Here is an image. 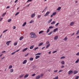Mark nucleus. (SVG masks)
<instances>
[{
  "label": "nucleus",
  "mask_w": 79,
  "mask_h": 79,
  "mask_svg": "<svg viewBox=\"0 0 79 79\" xmlns=\"http://www.w3.org/2000/svg\"><path fill=\"white\" fill-rule=\"evenodd\" d=\"M30 36L31 38H36L37 35H35V33H30Z\"/></svg>",
  "instance_id": "nucleus-1"
},
{
  "label": "nucleus",
  "mask_w": 79,
  "mask_h": 79,
  "mask_svg": "<svg viewBox=\"0 0 79 79\" xmlns=\"http://www.w3.org/2000/svg\"><path fill=\"white\" fill-rule=\"evenodd\" d=\"M35 16V14H33L31 15V18H34Z\"/></svg>",
  "instance_id": "nucleus-2"
},
{
  "label": "nucleus",
  "mask_w": 79,
  "mask_h": 79,
  "mask_svg": "<svg viewBox=\"0 0 79 79\" xmlns=\"http://www.w3.org/2000/svg\"><path fill=\"white\" fill-rule=\"evenodd\" d=\"M11 42V41H9L6 42V44L7 45V46H8L9 44H10V43Z\"/></svg>",
  "instance_id": "nucleus-3"
},
{
  "label": "nucleus",
  "mask_w": 79,
  "mask_h": 79,
  "mask_svg": "<svg viewBox=\"0 0 79 79\" xmlns=\"http://www.w3.org/2000/svg\"><path fill=\"white\" fill-rule=\"evenodd\" d=\"M50 14V12H46L45 14L44 15V16H47L48 15Z\"/></svg>",
  "instance_id": "nucleus-4"
},
{
  "label": "nucleus",
  "mask_w": 79,
  "mask_h": 79,
  "mask_svg": "<svg viewBox=\"0 0 79 79\" xmlns=\"http://www.w3.org/2000/svg\"><path fill=\"white\" fill-rule=\"evenodd\" d=\"M73 71H70L68 72V74H73Z\"/></svg>",
  "instance_id": "nucleus-5"
},
{
  "label": "nucleus",
  "mask_w": 79,
  "mask_h": 79,
  "mask_svg": "<svg viewBox=\"0 0 79 79\" xmlns=\"http://www.w3.org/2000/svg\"><path fill=\"white\" fill-rule=\"evenodd\" d=\"M40 78V75H37L35 77L36 79H39Z\"/></svg>",
  "instance_id": "nucleus-6"
},
{
  "label": "nucleus",
  "mask_w": 79,
  "mask_h": 79,
  "mask_svg": "<svg viewBox=\"0 0 79 79\" xmlns=\"http://www.w3.org/2000/svg\"><path fill=\"white\" fill-rule=\"evenodd\" d=\"M77 73H78V71L77 70H75L73 71L74 74H76Z\"/></svg>",
  "instance_id": "nucleus-7"
},
{
  "label": "nucleus",
  "mask_w": 79,
  "mask_h": 79,
  "mask_svg": "<svg viewBox=\"0 0 79 79\" xmlns=\"http://www.w3.org/2000/svg\"><path fill=\"white\" fill-rule=\"evenodd\" d=\"M27 60H25L23 62V64H26V63H27Z\"/></svg>",
  "instance_id": "nucleus-8"
},
{
  "label": "nucleus",
  "mask_w": 79,
  "mask_h": 79,
  "mask_svg": "<svg viewBox=\"0 0 79 79\" xmlns=\"http://www.w3.org/2000/svg\"><path fill=\"white\" fill-rule=\"evenodd\" d=\"M74 24V22H72L71 23L70 25V26H73V25Z\"/></svg>",
  "instance_id": "nucleus-9"
},
{
  "label": "nucleus",
  "mask_w": 79,
  "mask_h": 79,
  "mask_svg": "<svg viewBox=\"0 0 79 79\" xmlns=\"http://www.w3.org/2000/svg\"><path fill=\"white\" fill-rule=\"evenodd\" d=\"M58 39V36H56L54 37V40H57Z\"/></svg>",
  "instance_id": "nucleus-10"
},
{
  "label": "nucleus",
  "mask_w": 79,
  "mask_h": 79,
  "mask_svg": "<svg viewBox=\"0 0 79 79\" xmlns=\"http://www.w3.org/2000/svg\"><path fill=\"white\" fill-rule=\"evenodd\" d=\"M42 45H43V42L40 43L38 45V47H40V46H42Z\"/></svg>",
  "instance_id": "nucleus-11"
},
{
  "label": "nucleus",
  "mask_w": 79,
  "mask_h": 79,
  "mask_svg": "<svg viewBox=\"0 0 79 79\" xmlns=\"http://www.w3.org/2000/svg\"><path fill=\"white\" fill-rule=\"evenodd\" d=\"M29 76V75L28 74H26L24 77V78H27Z\"/></svg>",
  "instance_id": "nucleus-12"
},
{
  "label": "nucleus",
  "mask_w": 79,
  "mask_h": 79,
  "mask_svg": "<svg viewBox=\"0 0 79 79\" xmlns=\"http://www.w3.org/2000/svg\"><path fill=\"white\" fill-rule=\"evenodd\" d=\"M52 21V19H50L49 21H48V23H50Z\"/></svg>",
  "instance_id": "nucleus-13"
},
{
  "label": "nucleus",
  "mask_w": 79,
  "mask_h": 79,
  "mask_svg": "<svg viewBox=\"0 0 79 79\" xmlns=\"http://www.w3.org/2000/svg\"><path fill=\"white\" fill-rule=\"evenodd\" d=\"M60 63L62 65L64 64V60H62Z\"/></svg>",
  "instance_id": "nucleus-14"
},
{
  "label": "nucleus",
  "mask_w": 79,
  "mask_h": 79,
  "mask_svg": "<svg viewBox=\"0 0 79 79\" xmlns=\"http://www.w3.org/2000/svg\"><path fill=\"white\" fill-rule=\"evenodd\" d=\"M58 28H55V29H54L53 30L54 32H56V31H58Z\"/></svg>",
  "instance_id": "nucleus-15"
},
{
  "label": "nucleus",
  "mask_w": 79,
  "mask_h": 79,
  "mask_svg": "<svg viewBox=\"0 0 79 79\" xmlns=\"http://www.w3.org/2000/svg\"><path fill=\"white\" fill-rule=\"evenodd\" d=\"M34 45H33L32 46H30V48L31 49H32V48H34Z\"/></svg>",
  "instance_id": "nucleus-16"
},
{
  "label": "nucleus",
  "mask_w": 79,
  "mask_h": 79,
  "mask_svg": "<svg viewBox=\"0 0 79 79\" xmlns=\"http://www.w3.org/2000/svg\"><path fill=\"white\" fill-rule=\"evenodd\" d=\"M24 38V37L23 36L19 38V40H23Z\"/></svg>",
  "instance_id": "nucleus-17"
},
{
  "label": "nucleus",
  "mask_w": 79,
  "mask_h": 79,
  "mask_svg": "<svg viewBox=\"0 0 79 79\" xmlns=\"http://www.w3.org/2000/svg\"><path fill=\"white\" fill-rule=\"evenodd\" d=\"M27 49H28L27 48H24V49H23V52H25V51H26V50H27Z\"/></svg>",
  "instance_id": "nucleus-18"
},
{
  "label": "nucleus",
  "mask_w": 79,
  "mask_h": 79,
  "mask_svg": "<svg viewBox=\"0 0 79 79\" xmlns=\"http://www.w3.org/2000/svg\"><path fill=\"white\" fill-rule=\"evenodd\" d=\"M33 60H34V58L33 57H30L29 59V60H30V61H32Z\"/></svg>",
  "instance_id": "nucleus-19"
},
{
  "label": "nucleus",
  "mask_w": 79,
  "mask_h": 79,
  "mask_svg": "<svg viewBox=\"0 0 79 79\" xmlns=\"http://www.w3.org/2000/svg\"><path fill=\"white\" fill-rule=\"evenodd\" d=\"M56 15V12H54L52 14V15L53 16H55V15Z\"/></svg>",
  "instance_id": "nucleus-20"
},
{
  "label": "nucleus",
  "mask_w": 79,
  "mask_h": 79,
  "mask_svg": "<svg viewBox=\"0 0 79 79\" xmlns=\"http://www.w3.org/2000/svg\"><path fill=\"white\" fill-rule=\"evenodd\" d=\"M44 32L43 31H41L39 32V34H42Z\"/></svg>",
  "instance_id": "nucleus-21"
},
{
  "label": "nucleus",
  "mask_w": 79,
  "mask_h": 79,
  "mask_svg": "<svg viewBox=\"0 0 79 79\" xmlns=\"http://www.w3.org/2000/svg\"><path fill=\"white\" fill-rule=\"evenodd\" d=\"M61 7H59L57 9V11H59V10H61Z\"/></svg>",
  "instance_id": "nucleus-22"
},
{
  "label": "nucleus",
  "mask_w": 79,
  "mask_h": 79,
  "mask_svg": "<svg viewBox=\"0 0 79 79\" xmlns=\"http://www.w3.org/2000/svg\"><path fill=\"white\" fill-rule=\"evenodd\" d=\"M17 44H18V43L17 42H15L14 44V45L15 46H16V45H17Z\"/></svg>",
  "instance_id": "nucleus-23"
},
{
  "label": "nucleus",
  "mask_w": 79,
  "mask_h": 79,
  "mask_svg": "<svg viewBox=\"0 0 79 79\" xmlns=\"http://www.w3.org/2000/svg\"><path fill=\"white\" fill-rule=\"evenodd\" d=\"M40 57V56H36L35 58V59H38Z\"/></svg>",
  "instance_id": "nucleus-24"
},
{
  "label": "nucleus",
  "mask_w": 79,
  "mask_h": 79,
  "mask_svg": "<svg viewBox=\"0 0 79 79\" xmlns=\"http://www.w3.org/2000/svg\"><path fill=\"white\" fill-rule=\"evenodd\" d=\"M27 23H26V22H24L22 25L23 26H26Z\"/></svg>",
  "instance_id": "nucleus-25"
},
{
  "label": "nucleus",
  "mask_w": 79,
  "mask_h": 79,
  "mask_svg": "<svg viewBox=\"0 0 79 79\" xmlns=\"http://www.w3.org/2000/svg\"><path fill=\"white\" fill-rule=\"evenodd\" d=\"M55 21H54L51 23V24H55Z\"/></svg>",
  "instance_id": "nucleus-26"
},
{
  "label": "nucleus",
  "mask_w": 79,
  "mask_h": 79,
  "mask_svg": "<svg viewBox=\"0 0 79 79\" xmlns=\"http://www.w3.org/2000/svg\"><path fill=\"white\" fill-rule=\"evenodd\" d=\"M14 71V70L13 69H11L10 70V73H13V72Z\"/></svg>",
  "instance_id": "nucleus-27"
},
{
  "label": "nucleus",
  "mask_w": 79,
  "mask_h": 79,
  "mask_svg": "<svg viewBox=\"0 0 79 79\" xmlns=\"http://www.w3.org/2000/svg\"><path fill=\"white\" fill-rule=\"evenodd\" d=\"M13 68L12 65H10L9 67V69H11Z\"/></svg>",
  "instance_id": "nucleus-28"
},
{
  "label": "nucleus",
  "mask_w": 79,
  "mask_h": 79,
  "mask_svg": "<svg viewBox=\"0 0 79 79\" xmlns=\"http://www.w3.org/2000/svg\"><path fill=\"white\" fill-rule=\"evenodd\" d=\"M34 22V21L33 20H31L29 23L30 24H32V23H33Z\"/></svg>",
  "instance_id": "nucleus-29"
},
{
  "label": "nucleus",
  "mask_w": 79,
  "mask_h": 79,
  "mask_svg": "<svg viewBox=\"0 0 79 79\" xmlns=\"http://www.w3.org/2000/svg\"><path fill=\"white\" fill-rule=\"evenodd\" d=\"M68 39V38L67 37H65L64 39V41H66Z\"/></svg>",
  "instance_id": "nucleus-30"
},
{
  "label": "nucleus",
  "mask_w": 79,
  "mask_h": 79,
  "mask_svg": "<svg viewBox=\"0 0 79 79\" xmlns=\"http://www.w3.org/2000/svg\"><path fill=\"white\" fill-rule=\"evenodd\" d=\"M23 76H24V74H23L21 75L19 77V78H21V77H22Z\"/></svg>",
  "instance_id": "nucleus-31"
},
{
  "label": "nucleus",
  "mask_w": 79,
  "mask_h": 79,
  "mask_svg": "<svg viewBox=\"0 0 79 79\" xmlns=\"http://www.w3.org/2000/svg\"><path fill=\"white\" fill-rule=\"evenodd\" d=\"M66 57L65 56H63L61 57L60 59L62 60V59H64Z\"/></svg>",
  "instance_id": "nucleus-32"
},
{
  "label": "nucleus",
  "mask_w": 79,
  "mask_h": 79,
  "mask_svg": "<svg viewBox=\"0 0 79 79\" xmlns=\"http://www.w3.org/2000/svg\"><path fill=\"white\" fill-rule=\"evenodd\" d=\"M58 79V76H57L56 77H55V78H53V79Z\"/></svg>",
  "instance_id": "nucleus-33"
},
{
  "label": "nucleus",
  "mask_w": 79,
  "mask_h": 79,
  "mask_svg": "<svg viewBox=\"0 0 79 79\" xmlns=\"http://www.w3.org/2000/svg\"><path fill=\"white\" fill-rule=\"evenodd\" d=\"M6 12H5L2 15V17H3V16H5V15H6Z\"/></svg>",
  "instance_id": "nucleus-34"
},
{
  "label": "nucleus",
  "mask_w": 79,
  "mask_h": 79,
  "mask_svg": "<svg viewBox=\"0 0 79 79\" xmlns=\"http://www.w3.org/2000/svg\"><path fill=\"white\" fill-rule=\"evenodd\" d=\"M52 33H53V31H52L50 32L48 34V35H51V34H52Z\"/></svg>",
  "instance_id": "nucleus-35"
},
{
  "label": "nucleus",
  "mask_w": 79,
  "mask_h": 79,
  "mask_svg": "<svg viewBox=\"0 0 79 79\" xmlns=\"http://www.w3.org/2000/svg\"><path fill=\"white\" fill-rule=\"evenodd\" d=\"M50 44H48L47 46H46V48H48V47H49V46H50Z\"/></svg>",
  "instance_id": "nucleus-36"
},
{
  "label": "nucleus",
  "mask_w": 79,
  "mask_h": 79,
  "mask_svg": "<svg viewBox=\"0 0 79 79\" xmlns=\"http://www.w3.org/2000/svg\"><path fill=\"white\" fill-rule=\"evenodd\" d=\"M41 15H38L37 18H40L41 17Z\"/></svg>",
  "instance_id": "nucleus-37"
},
{
  "label": "nucleus",
  "mask_w": 79,
  "mask_h": 79,
  "mask_svg": "<svg viewBox=\"0 0 79 79\" xmlns=\"http://www.w3.org/2000/svg\"><path fill=\"white\" fill-rule=\"evenodd\" d=\"M49 29H53V27L52 26H50L49 27Z\"/></svg>",
  "instance_id": "nucleus-38"
},
{
  "label": "nucleus",
  "mask_w": 79,
  "mask_h": 79,
  "mask_svg": "<svg viewBox=\"0 0 79 79\" xmlns=\"http://www.w3.org/2000/svg\"><path fill=\"white\" fill-rule=\"evenodd\" d=\"M7 31H8V30H6L3 31V33H5V32H6Z\"/></svg>",
  "instance_id": "nucleus-39"
},
{
  "label": "nucleus",
  "mask_w": 79,
  "mask_h": 79,
  "mask_svg": "<svg viewBox=\"0 0 79 79\" xmlns=\"http://www.w3.org/2000/svg\"><path fill=\"white\" fill-rule=\"evenodd\" d=\"M41 53H38L35 54V55H40Z\"/></svg>",
  "instance_id": "nucleus-40"
},
{
  "label": "nucleus",
  "mask_w": 79,
  "mask_h": 79,
  "mask_svg": "<svg viewBox=\"0 0 79 79\" xmlns=\"http://www.w3.org/2000/svg\"><path fill=\"white\" fill-rule=\"evenodd\" d=\"M79 59H77L76 61H75V63H78L79 62Z\"/></svg>",
  "instance_id": "nucleus-41"
},
{
  "label": "nucleus",
  "mask_w": 79,
  "mask_h": 79,
  "mask_svg": "<svg viewBox=\"0 0 79 79\" xmlns=\"http://www.w3.org/2000/svg\"><path fill=\"white\" fill-rule=\"evenodd\" d=\"M35 75L36 74L35 73L33 74L31 76H32V77H34V76H35Z\"/></svg>",
  "instance_id": "nucleus-42"
},
{
  "label": "nucleus",
  "mask_w": 79,
  "mask_h": 79,
  "mask_svg": "<svg viewBox=\"0 0 79 79\" xmlns=\"http://www.w3.org/2000/svg\"><path fill=\"white\" fill-rule=\"evenodd\" d=\"M19 12H17L15 14V16H17L18 14H19Z\"/></svg>",
  "instance_id": "nucleus-43"
},
{
  "label": "nucleus",
  "mask_w": 79,
  "mask_h": 79,
  "mask_svg": "<svg viewBox=\"0 0 79 79\" xmlns=\"http://www.w3.org/2000/svg\"><path fill=\"white\" fill-rule=\"evenodd\" d=\"M49 31H50V29H48L47 30V33H48V32H49Z\"/></svg>",
  "instance_id": "nucleus-44"
},
{
  "label": "nucleus",
  "mask_w": 79,
  "mask_h": 79,
  "mask_svg": "<svg viewBox=\"0 0 79 79\" xmlns=\"http://www.w3.org/2000/svg\"><path fill=\"white\" fill-rule=\"evenodd\" d=\"M59 24V23H57L56 25L55 26H58Z\"/></svg>",
  "instance_id": "nucleus-45"
},
{
  "label": "nucleus",
  "mask_w": 79,
  "mask_h": 79,
  "mask_svg": "<svg viewBox=\"0 0 79 79\" xmlns=\"http://www.w3.org/2000/svg\"><path fill=\"white\" fill-rule=\"evenodd\" d=\"M79 31L78 30L77 31V33L76 34V35H78V34H79Z\"/></svg>",
  "instance_id": "nucleus-46"
},
{
  "label": "nucleus",
  "mask_w": 79,
  "mask_h": 79,
  "mask_svg": "<svg viewBox=\"0 0 79 79\" xmlns=\"http://www.w3.org/2000/svg\"><path fill=\"white\" fill-rule=\"evenodd\" d=\"M11 21V19H9L8 21V23H10V22Z\"/></svg>",
  "instance_id": "nucleus-47"
},
{
  "label": "nucleus",
  "mask_w": 79,
  "mask_h": 79,
  "mask_svg": "<svg viewBox=\"0 0 79 79\" xmlns=\"http://www.w3.org/2000/svg\"><path fill=\"white\" fill-rule=\"evenodd\" d=\"M61 72H63V70H59V71L58 72V73H61Z\"/></svg>",
  "instance_id": "nucleus-48"
},
{
  "label": "nucleus",
  "mask_w": 79,
  "mask_h": 79,
  "mask_svg": "<svg viewBox=\"0 0 79 79\" xmlns=\"http://www.w3.org/2000/svg\"><path fill=\"white\" fill-rule=\"evenodd\" d=\"M38 48H39V47H36L34 50H37V49H38Z\"/></svg>",
  "instance_id": "nucleus-49"
},
{
  "label": "nucleus",
  "mask_w": 79,
  "mask_h": 79,
  "mask_svg": "<svg viewBox=\"0 0 79 79\" xmlns=\"http://www.w3.org/2000/svg\"><path fill=\"white\" fill-rule=\"evenodd\" d=\"M79 76H77L75 77V79H79Z\"/></svg>",
  "instance_id": "nucleus-50"
},
{
  "label": "nucleus",
  "mask_w": 79,
  "mask_h": 79,
  "mask_svg": "<svg viewBox=\"0 0 79 79\" xmlns=\"http://www.w3.org/2000/svg\"><path fill=\"white\" fill-rule=\"evenodd\" d=\"M44 76V74L42 73L40 75V77H43Z\"/></svg>",
  "instance_id": "nucleus-51"
},
{
  "label": "nucleus",
  "mask_w": 79,
  "mask_h": 79,
  "mask_svg": "<svg viewBox=\"0 0 79 79\" xmlns=\"http://www.w3.org/2000/svg\"><path fill=\"white\" fill-rule=\"evenodd\" d=\"M76 55L77 56H78V55H79V52L77 53L76 54Z\"/></svg>",
  "instance_id": "nucleus-52"
},
{
  "label": "nucleus",
  "mask_w": 79,
  "mask_h": 79,
  "mask_svg": "<svg viewBox=\"0 0 79 79\" xmlns=\"http://www.w3.org/2000/svg\"><path fill=\"white\" fill-rule=\"evenodd\" d=\"M15 53H16V52H14L12 53L11 54V55H14V54H15Z\"/></svg>",
  "instance_id": "nucleus-53"
},
{
  "label": "nucleus",
  "mask_w": 79,
  "mask_h": 79,
  "mask_svg": "<svg viewBox=\"0 0 79 79\" xmlns=\"http://www.w3.org/2000/svg\"><path fill=\"white\" fill-rule=\"evenodd\" d=\"M50 43V42L49 41L46 42V44H48Z\"/></svg>",
  "instance_id": "nucleus-54"
},
{
  "label": "nucleus",
  "mask_w": 79,
  "mask_h": 79,
  "mask_svg": "<svg viewBox=\"0 0 79 79\" xmlns=\"http://www.w3.org/2000/svg\"><path fill=\"white\" fill-rule=\"evenodd\" d=\"M64 67V65H62L61 67V68H63Z\"/></svg>",
  "instance_id": "nucleus-55"
},
{
  "label": "nucleus",
  "mask_w": 79,
  "mask_h": 79,
  "mask_svg": "<svg viewBox=\"0 0 79 79\" xmlns=\"http://www.w3.org/2000/svg\"><path fill=\"white\" fill-rule=\"evenodd\" d=\"M5 52H6V51H4L2 52V53H5Z\"/></svg>",
  "instance_id": "nucleus-56"
},
{
  "label": "nucleus",
  "mask_w": 79,
  "mask_h": 79,
  "mask_svg": "<svg viewBox=\"0 0 79 79\" xmlns=\"http://www.w3.org/2000/svg\"><path fill=\"white\" fill-rule=\"evenodd\" d=\"M13 29H16V26H15L13 27Z\"/></svg>",
  "instance_id": "nucleus-57"
},
{
  "label": "nucleus",
  "mask_w": 79,
  "mask_h": 79,
  "mask_svg": "<svg viewBox=\"0 0 79 79\" xmlns=\"http://www.w3.org/2000/svg\"><path fill=\"white\" fill-rule=\"evenodd\" d=\"M32 0H28L27 1V2H31Z\"/></svg>",
  "instance_id": "nucleus-58"
},
{
  "label": "nucleus",
  "mask_w": 79,
  "mask_h": 79,
  "mask_svg": "<svg viewBox=\"0 0 79 79\" xmlns=\"http://www.w3.org/2000/svg\"><path fill=\"white\" fill-rule=\"evenodd\" d=\"M56 51H54L52 52V53H56Z\"/></svg>",
  "instance_id": "nucleus-59"
},
{
  "label": "nucleus",
  "mask_w": 79,
  "mask_h": 79,
  "mask_svg": "<svg viewBox=\"0 0 79 79\" xmlns=\"http://www.w3.org/2000/svg\"><path fill=\"white\" fill-rule=\"evenodd\" d=\"M74 34H75L74 33H73V34H71V36H73V35H74Z\"/></svg>",
  "instance_id": "nucleus-60"
},
{
  "label": "nucleus",
  "mask_w": 79,
  "mask_h": 79,
  "mask_svg": "<svg viewBox=\"0 0 79 79\" xmlns=\"http://www.w3.org/2000/svg\"><path fill=\"white\" fill-rule=\"evenodd\" d=\"M28 55H29V53H28L27 54L25 55V56H27Z\"/></svg>",
  "instance_id": "nucleus-61"
},
{
  "label": "nucleus",
  "mask_w": 79,
  "mask_h": 79,
  "mask_svg": "<svg viewBox=\"0 0 79 79\" xmlns=\"http://www.w3.org/2000/svg\"><path fill=\"white\" fill-rule=\"evenodd\" d=\"M2 19H3V18H1V19H0V21H2Z\"/></svg>",
  "instance_id": "nucleus-62"
},
{
  "label": "nucleus",
  "mask_w": 79,
  "mask_h": 79,
  "mask_svg": "<svg viewBox=\"0 0 79 79\" xmlns=\"http://www.w3.org/2000/svg\"><path fill=\"white\" fill-rule=\"evenodd\" d=\"M45 10L44 9L42 11V13H44V12H45Z\"/></svg>",
  "instance_id": "nucleus-63"
},
{
  "label": "nucleus",
  "mask_w": 79,
  "mask_h": 79,
  "mask_svg": "<svg viewBox=\"0 0 79 79\" xmlns=\"http://www.w3.org/2000/svg\"><path fill=\"white\" fill-rule=\"evenodd\" d=\"M18 0H16L15 1V3H16L17 2V1H18Z\"/></svg>",
  "instance_id": "nucleus-64"
}]
</instances>
